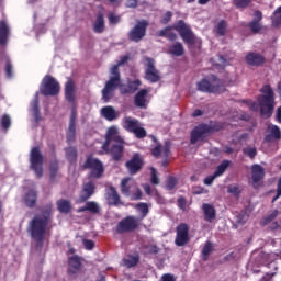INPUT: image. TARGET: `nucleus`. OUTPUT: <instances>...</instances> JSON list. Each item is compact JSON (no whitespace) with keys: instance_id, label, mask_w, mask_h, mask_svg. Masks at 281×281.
<instances>
[{"instance_id":"17","label":"nucleus","mask_w":281,"mask_h":281,"mask_svg":"<svg viewBox=\"0 0 281 281\" xmlns=\"http://www.w3.org/2000/svg\"><path fill=\"white\" fill-rule=\"evenodd\" d=\"M104 199L108 205H114V207L122 205V198L120 196V193H117V189L113 186L105 189Z\"/></svg>"},{"instance_id":"41","label":"nucleus","mask_w":281,"mask_h":281,"mask_svg":"<svg viewBox=\"0 0 281 281\" xmlns=\"http://www.w3.org/2000/svg\"><path fill=\"white\" fill-rule=\"evenodd\" d=\"M229 164H232V161L223 160L222 164H220L217 166L216 170L214 171L215 177H221V175H224L225 170H227V168H229Z\"/></svg>"},{"instance_id":"27","label":"nucleus","mask_w":281,"mask_h":281,"mask_svg":"<svg viewBox=\"0 0 281 281\" xmlns=\"http://www.w3.org/2000/svg\"><path fill=\"white\" fill-rule=\"evenodd\" d=\"M167 54L179 58L183 56V54H186V48L183 47V44L181 42H176L168 47Z\"/></svg>"},{"instance_id":"58","label":"nucleus","mask_w":281,"mask_h":281,"mask_svg":"<svg viewBox=\"0 0 281 281\" xmlns=\"http://www.w3.org/2000/svg\"><path fill=\"white\" fill-rule=\"evenodd\" d=\"M142 196H143L142 189L136 188L135 193L131 192L130 199L131 201H140Z\"/></svg>"},{"instance_id":"56","label":"nucleus","mask_w":281,"mask_h":281,"mask_svg":"<svg viewBox=\"0 0 281 281\" xmlns=\"http://www.w3.org/2000/svg\"><path fill=\"white\" fill-rule=\"evenodd\" d=\"M209 128H210V133H218V131L223 130V123L221 122L211 123L209 125Z\"/></svg>"},{"instance_id":"64","label":"nucleus","mask_w":281,"mask_h":281,"mask_svg":"<svg viewBox=\"0 0 281 281\" xmlns=\"http://www.w3.org/2000/svg\"><path fill=\"white\" fill-rule=\"evenodd\" d=\"M260 21H262V12L257 10V11L254 12L252 22L260 23Z\"/></svg>"},{"instance_id":"47","label":"nucleus","mask_w":281,"mask_h":281,"mask_svg":"<svg viewBox=\"0 0 281 281\" xmlns=\"http://www.w3.org/2000/svg\"><path fill=\"white\" fill-rule=\"evenodd\" d=\"M50 179L58 177V160H54L49 165Z\"/></svg>"},{"instance_id":"46","label":"nucleus","mask_w":281,"mask_h":281,"mask_svg":"<svg viewBox=\"0 0 281 281\" xmlns=\"http://www.w3.org/2000/svg\"><path fill=\"white\" fill-rule=\"evenodd\" d=\"M243 153L246 155V157H249L250 159H256V155H258V149H256V147H245L243 148Z\"/></svg>"},{"instance_id":"60","label":"nucleus","mask_w":281,"mask_h":281,"mask_svg":"<svg viewBox=\"0 0 281 281\" xmlns=\"http://www.w3.org/2000/svg\"><path fill=\"white\" fill-rule=\"evenodd\" d=\"M82 243L85 249H87L88 251H91L95 247V243L91 239H83Z\"/></svg>"},{"instance_id":"15","label":"nucleus","mask_w":281,"mask_h":281,"mask_svg":"<svg viewBox=\"0 0 281 281\" xmlns=\"http://www.w3.org/2000/svg\"><path fill=\"white\" fill-rule=\"evenodd\" d=\"M114 142V144H126L124 138L120 135V130L115 126H111L108 128L105 134V140L102 144L101 148H106V146H111V143Z\"/></svg>"},{"instance_id":"55","label":"nucleus","mask_w":281,"mask_h":281,"mask_svg":"<svg viewBox=\"0 0 281 281\" xmlns=\"http://www.w3.org/2000/svg\"><path fill=\"white\" fill-rule=\"evenodd\" d=\"M108 19H109L110 25H117V23L122 21V18L120 15H116L115 13H109Z\"/></svg>"},{"instance_id":"45","label":"nucleus","mask_w":281,"mask_h":281,"mask_svg":"<svg viewBox=\"0 0 281 281\" xmlns=\"http://www.w3.org/2000/svg\"><path fill=\"white\" fill-rule=\"evenodd\" d=\"M177 183H179V180H177L175 176H169L166 182L167 190H175V188H177Z\"/></svg>"},{"instance_id":"34","label":"nucleus","mask_w":281,"mask_h":281,"mask_svg":"<svg viewBox=\"0 0 281 281\" xmlns=\"http://www.w3.org/2000/svg\"><path fill=\"white\" fill-rule=\"evenodd\" d=\"M102 116L108 120V122H113V120H117V112L113 106H104L101 109Z\"/></svg>"},{"instance_id":"53","label":"nucleus","mask_w":281,"mask_h":281,"mask_svg":"<svg viewBox=\"0 0 281 281\" xmlns=\"http://www.w3.org/2000/svg\"><path fill=\"white\" fill-rule=\"evenodd\" d=\"M172 21V11H167L161 18H160V24L161 25H168V23Z\"/></svg>"},{"instance_id":"4","label":"nucleus","mask_w":281,"mask_h":281,"mask_svg":"<svg viewBox=\"0 0 281 281\" xmlns=\"http://www.w3.org/2000/svg\"><path fill=\"white\" fill-rule=\"evenodd\" d=\"M260 91L263 93L258 98L260 115L269 119L273 115V109L276 108V93L270 85H265Z\"/></svg>"},{"instance_id":"10","label":"nucleus","mask_w":281,"mask_h":281,"mask_svg":"<svg viewBox=\"0 0 281 281\" xmlns=\"http://www.w3.org/2000/svg\"><path fill=\"white\" fill-rule=\"evenodd\" d=\"M83 170H91V177L100 179L104 175V165L100 159L88 156L83 164Z\"/></svg>"},{"instance_id":"21","label":"nucleus","mask_w":281,"mask_h":281,"mask_svg":"<svg viewBox=\"0 0 281 281\" xmlns=\"http://www.w3.org/2000/svg\"><path fill=\"white\" fill-rule=\"evenodd\" d=\"M82 269V258L74 255L68 258V276H76Z\"/></svg>"},{"instance_id":"14","label":"nucleus","mask_w":281,"mask_h":281,"mask_svg":"<svg viewBox=\"0 0 281 281\" xmlns=\"http://www.w3.org/2000/svg\"><path fill=\"white\" fill-rule=\"evenodd\" d=\"M146 60V69H145V80H148L151 83L159 82L161 80V75L159 70L155 68V59L147 57Z\"/></svg>"},{"instance_id":"40","label":"nucleus","mask_w":281,"mask_h":281,"mask_svg":"<svg viewBox=\"0 0 281 281\" xmlns=\"http://www.w3.org/2000/svg\"><path fill=\"white\" fill-rule=\"evenodd\" d=\"M131 183V178H124L121 181V192L124 194V196H131V189L133 188V184Z\"/></svg>"},{"instance_id":"20","label":"nucleus","mask_w":281,"mask_h":281,"mask_svg":"<svg viewBox=\"0 0 281 281\" xmlns=\"http://www.w3.org/2000/svg\"><path fill=\"white\" fill-rule=\"evenodd\" d=\"M245 60L247 65H249L250 67H262V65L267 63V59L265 58V56L260 55V53H254V52L247 53L245 56Z\"/></svg>"},{"instance_id":"48","label":"nucleus","mask_w":281,"mask_h":281,"mask_svg":"<svg viewBox=\"0 0 281 281\" xmlns=\"http://www.w3.org/2000/svg\"><path fill=\"white\" fill-rule=\"evenodd\" d=\"M127 86L130 87L131 93H135L142 87V81L139 79H135L134 81H128Z\"/></svg>"},{"instance_id":"29","label":"nucleus","mask_w":281,"mask_h":281,"mask_svg":"<svg viewBox=\"0 0 281 281\" xmlns=\"http://www.w3.org/2000/svg\"><path fill=\"white\" fill-rule=\"evenodd\" d=\"M202 210L204 213V220L207 221V223H212L214 218H216V209H214V205L204 203L202 205Z\"/></svg>"},{"instance_id":"44","label":"nucleus","mask_w":281,"mask_h":281,"mask_svg":"<svg viewBox=\"0 0 281 281\" xmlns=\"http://www.w3.org/2000/svg\"><path fill=\"white\" fill-rule=\"evenodd\" d=\"M142 249H146L147 251L145 254L148 255H157L159 252V246L157 244L143 245Z\"/></svg>"},{"instance_id":"16","label":"nucleus","mask_w":281,"mask_h":281,"mask_svg":"<svg viewBox=\"0 0 281 281\" xmlns=\"http://www.w3.org/2000/svg\"><path fill=\"white\" fill-rule=\"evenodd\" d=\"M95 194V182L89 181L83 183L80 191L79 198L76 200L78 205L87 203V200L92 198Z\"/></svg>"},{"instance_id":"49","label":"nucleus","mask_w":281,"mask_h":281,"mask_svg":"<svg viewBox=\"0 0 281 281\" xmlns=\"http://www.w3.org/2000/svg\"><path fill=\"white\" fill-rule=\"evenodd\" d=\"M248 27L250 30V32H252V34H258V32H260V30H262V24H260V22H249L248 23Z\"/></svg>"},{"instance_id":"37","label":"nucleus","mask_w":281,"mask_h":281,"mask_svg":"<svg viewBox=\"0 0 281 281\" xmlns=\"http://www.w3.org/2000/svg\"><path fill=\"white\" fill-rule=\"evenodd\" d=\"M214 251V244L212 241H206L202 248V260L207 262L210 260V254Z\"/></svg>"},{"instance_id":"2","label":"nucleus","mask_w":281,"mask_h":281,"mask_svg":"<svg viewBox=\"0 0 281 281\" xmlns=\"http://www.w3.org/2000/svg\"><path fill=\"white\" fill-rule=\"evenodd\" d=\"M52 203L46 204L42 211V215L34 216L30 222L31 238L40 245H43V240H45V235L47 234V227L52 223Z\"/></svg>"},{"instance_id":"26","label":"nucleus","mask_w":281,"mask_h":281,"mask_svg":"<svg viewBox=\"0 0 281 281\" xmlns=\"http://www.w3.org/2000/svg\"><path fill=\"white\" fill-rule=\"evenodd\" d=\"M106 25L104 23V14L99 12L93 24L92 30L94 34H102L105 30Z\"/></svg>"},{"instance_id":"54","label":"nucleus","mask_w":281,"mask_h":281,"mask_svg":"<svg viewBox=\"0 0 281 281\" xmlns=\"http://www.w3.org/2000/svg\"><path fill=\"white\" fill-rule=\"evenodd\" d=\"M150 183H153V186H159V176H157V169L155 167H150Z\"/></svg>"},{"instance_id":"59","label":"nucleus","mask_w":281,"mask_h":281,"mask_svg":"<svg viewBox=\"0 0 281 281\" xmlns=\"http://www.w3.org/2000/svg\"><path fill=\"white\" fill-rule=\"evenodd\" d=\"M66 142L71 146L76 142V132H66Z\"/></svg>"},{"instance_id":"6","label":"nucleus","mask_w":281,"mask_h":281,"mask_svg":"<svg viewBox=\"0 0 281 281\" xmlns=\"http://www.w3.org/2000/svg\"><path fill=\"white\" fill-rule=\"evenodd\" d=\"M40 92L42 95H58L60 93V83L52 75H46L40 86Z\"/></svg>"},{"instance_id":"11","label":"nucleus","mask_w":281,"mask_h":281,"mask_svg":"<svg viewBox=\"0 0 281 281\" xmlns=\"http://www.w3.org/2000/svg\"><path fill=\"white\" fill-rule=\"evenodd\" d=\"M190 243V225L180 223L176 227L175 245L177 247H186Z\"/></svg>"},{"instance_id":"5","label":"nucleus","mask_w":281,"mask_h":281,"mask_svg":"<svg viewBox=\"0 0 281 281\" xmlns=\"http://www.w3.org/2000/svg\"><path fill=\"white\" fill-rule=\"evenodd\" d=\"M196 87L198 91L202 93H223V91H225V86L216 76H212L211 80H200Z\"/></svg>"},{"instance_id":"63","label":"nucleus","mask_w":281,"mask_h":281,"mask_svg":"<svg viewBox=\"0 0 281 281\" xmlns=\"http://www.w3.org/2000/svg\"><path fill=\"white\" fill-rule=\"evenodd\" d=\"M187 204H188V201L186 200V198L180 196V198L178 199V207H179L180 210L186 211V205H187Z\"/></svg>"},{"instance_id":"24","label":"nucleus","mask_w":281,"mask_h":281,"mask_svg":"<svg viewBox=\"0 0 281 281\" xmlns=\"http://www.w3.org/2000/svg\"><path fill=\"white\" fill-rule=\"evenodd\" d=\"M146 98H148V91L146 89L139 90L134 97L135 106L137 109H146L148 106Z\"/></svg>"},{"instance_id":"36","label":"nucleus","mask_w":281,"mask_h":281,"mask_svg":"<svg viewBox=\"0 0 281 281\" xmlns=\"http://www.w3.org/2000/svg\"><path fill=\"white\" fill-rule=\"evenodd\" d=\"M123 122H124V128L127 130L128 133H134L136 128L139 126V121L131 116L125 117Z\"/></svg>"},{"instance_id":"13","label":"nucleus","mask_w":281,"mask_h":281,"mask_svg":"<svg viewBox=\"0 0 281 281\" xmlns=\"http://www.w3.org/2000/svg\"><path fill=\"white\" fill-rule=\"evenodd\" d=\"M124 144L126 143H113L106 148H102V150L111 157L112 161H122L124 158Z\"/></svg>"},{"instance_id":"28","label":"nucleus","mask_w":281,"mask_h":281,"mask_svg":"<svg viewBox=\"0 0 281 281\" xmlns=\"http://www.w3.org/2000/svg\"><path fill=\"white\" fill-rule=\"evenodd\" d=\"M268 131H270V134L265 136V142L271 143L273 139H281V131L278 125H268Z\"/></svg>"},{"instance_id":"8","label":"nucleus","mask_w":281,"mask_h":281,"mask_svg":"<svg viewBox=\"0 0 281 281\" xmlns=\"http://www.w3.org/2000/svg\"><path fill=\"white\" fill-rule=\"evenodd\" d=\"M43 153H41V147H32L30 151V168L35 172L37 179L43 177Z\"/></svg>"},{"instance_id":"51","label":"nucleus","mask_w":281,"mask_h":281,"mask_svg":"<svg viewBox=\"0 0 281 281\" xmlns=\"http://www.w3.org/2000/svg\"><path fill=\"white\" fill-rule=\"evenodd\" d=\"M12 125V119H10V115L4 114L1 119V126L4 128V131H8L10 126Z\"/></svg>"},{"instance_id":"38","label":"nucleus","mask_w":281,"mask_h":281,"mask_svg":"<svg viewBox=\"0 0 281 281\" xmlns=\"http://www.w3.org/2000/svg\"><path fill=\"white\" fill-rule=\"evenodd\" d=\"M135 210H137V212L140 213V216L137 218H140V223H142V221H144V218L148 216V212H149L148 204L146 202H140L135 205Z\"/></svg>"},{"instance_id":"1","label":"nucleus","mask_w":281,"mask_h":281,"mask_svg":"<svg viewBox=\"0 0 281 281\" xmlns=\"http://www.w3.org/2000/svg\"><path fill=\"white\" fill-rule=\"evenodd\" d=\"M176 30L179 36L182 38L183 43L188 45V47H192V45H196V35L190 24L186 23L183 20H178L172 26H167L160 30L157 33V36L167 38V41L175 42L177 41V33L172 32Z\"/></svg>"},{"instance_id":"19","label":"nucleus","mask_w":281,"mask_h":281,"mask_svg":"<svg viewBox=\"0 0 281 281\" xmlns=\"http://www.w3.org/2000/svg\"><path fill=\"white\" fill-rule=\"evenodd\" d=\"M23 203L30 210H34L38 203V191L36 189H29L23 195Z\"/></svg>"},{"instance_id":"39","label":"nucleus","mask_w":281,"mask_h":281,"mask_svg":"<svg viewBox=\"0 0 281 281\" xmlns=\"http://www.w3.org/2000/svg\"><path fill=\"white\" fill-rule=\"evenodd\" d=\"M78 120V112L76 111V108L71 109L70 117H69V126L67 132L76 133V122Z\"/></svg>"},{"instance_id":"52","label":"nucleus","mask_w":281,"mask_h":281,"mask_svg":"<svg viewBox=\"0 0 281 281\" xmlns=\"http://www.w3.org/2000/svg\"><path fill=\"white\" fill-rule=\"evenodd\" d=\"M132 133L135 135V137H137V139H144V137H146V135H147L146 128L140 127L139 125Z\"/></svg>"},{"instance_id":"22","label":"nucleus","mask_w":281,"mask_h":281,"mask_svg":"<svg viewBox=\"0 0 281 281\" xmlns=\"http://www.w3.org/2000/svg\"><path fill=\"white\" fill-rule=\"evenodd\" d=\"M251 179L254 188H258V182L265 179V168L260 165H252L251 166Z\"/></svg>"},{"instance_id":"35","label":"nucleus","mask_w":281,"mask_h":281,"mask_svg":"<svg viewBox=\"0 0 281 281\" xmlns=\"http://www.w3.org/2000/svg\"><path fill=\"white\" fill-rule=\"evenodd\" d=\"M66 159L69 164H76L78 161V149L74 146H68L65 148Z\"/></svg>"},{"instance_id":"12","label":"nucleus","mask_w":281,"mask_h":281,"mask_svg":"<svg viewBox=\"0 0 281 281\" xmlns=\"http://www.w3.org/2000/svg\"><path fill=\"white\" fill-rule=\"evenodd\" d=\"M125 168L130 175H137L144 168V157L139 153L133 154L132 158L125 162Z\"/></svg>"},{"instance_id":"43","label":"nucleus","mask_w":281,"mask_h":281,"mask_svg":"<svg viewBox=\"0 0 281 281\" xmlns=\"http://www.w3.org/2000/svg\"><path fill=\"white\" fill-rule=\"evenodd\" d=\"M272 25L280 27L281 25V7L277 8L273 12Z\"/></svg>"},{"instance_id":"50","label":"nucleus","mask_w":281,"mask_h":281,"mask_svg":"<svg viewBox=\"0 0 281 281\" xmlns=\"http://www.w3.org/2000/svg\"><path fill=\"white\" fill-rule=\"evenodd\" d=\"M161 153H162L161 143H157V145L150 149V154L153 155V157H156V159H159V157H161Z\"/></svg>"},{"instance_id":"42","label":"nucleus","mask_w":281,"mask_h":281,"mask_svg":"<svg viewBox=\"0 0 281 281\" xmlns=\"http://www.w3.org/2000/svg\"><path fill=\"white\" fill-rule=\"evenodd\" d=\"M216 34H217V36H225V34H227V22L225 20H221L217 23Z\"/></svg>"},{"instance_id":"7","label":"nucleus","mask_w":281,"mask_h":281,"mask_svg":"<svg viewBox=\"0 0 281 281\" xmlns=\"http://www.w3.org/2000/svg\"><path fill=\"white\" fill-rule=\"evenodd\" d=\"M148 30V20H138L134 27H132L127 33V38L132 43H140L146 38V32Z\"/></svg>"},{"instance_id":"25","label":"nucleus","mask_w":281,"mask_h":281,"mask_svg":"<svg viewBox=\"0 0 281 281\" xmlns=\"http://www.w3.org/2000/svg\"><path fill=\"white\" fill-rule=\"evenodd\" d=\"M65 98L70 104H76V86L74 81H67L65 86Z\"/></svg>"},{"instance_id":"61","label":"nucleus","mask_w":281,"mask_h":281,"mask_svg":"<svg viewBox=\"0 0 281 281\" xmlns=\"http://www.w3.org/2000/svg\"><path fill=\"white\" fill-rule=\"evenodd\" d=\"M249 3L251 0H236L235 5L236 8H249Z\"/></svg>"},{"instance_id":"3","label":"nucleus","mask_w":281,"mask_h":281,"mask_svg":"<svg viewBox=\"0 0 281 281\" xmlns=\"http://www.w3.org/2000/svg\"><path fill=\"white\" fill-rule=\"evenodd\" d=\"M128 59V55L122 56L120 61L110 69V79L105 82V86L102 89L103 102H110L111 98H113V94L115 93V89L122 87V75L120 74V67H122V65H126Z\"/></svg>"},{"instance_id":"9","label":"nucleus","mask_w":281,"mask_h":281,"mask_svg":"<svg viewBox=\"0 0 281 281\" xmlns=\"http://www.w3.org/2000/svg\"><path fill=\"white\" fill-rule=\"evenodd\" d=\"M140 225L142 218L135 217L134 215H128L119 222L116 225V233L126 234L128 232H135L136 229H139Z\"/></svg>"},{"instance_id":"23","label":"nucleus","mask_w":281,"mask_h":281,"mask_svg":"<svg viewBox=\"0 0 281 281\" xmlns=\"http://www.w3.org/2000/svg\"><path fill=\"white\" fill-rule=\"evenodd\" d=\"M102 209L100 207V204L95 201H86V204L77 210L78 214H81L82 212H90V214H100Z\"/></svg>"},{"instance_id":"18","label":"nucleus","mask_w":281,"mask_h":281,"mask_svg":"<svg viewBox=\"0 0 281 281\" xmlns=\"http://www.w3.org/2000/svg\"><path fill=\"white\" fill-rule=\"evenodd\" d=\"M207 133H210L209 124L202 123V124L195 126L191 131L190 144H196V142H199V139H203V137H205V135H207Z\"/></svg>"},{"instance_id":"31","label":"nucleus","mask_w":281,"mask_h":281,"mask_svg":"<svg viewBox=\"0 0 281 281\" xmlns=\"http://www.w3.org/2000/svg\"><path fill=\"white\" fill-rule=\"evenodd\" d=\"M8 36H10V26L5 21H0V45H7Z\"/></svg>"},{"instance_id":"57","label":"nucleus","mask_w":281,"mask_h":281,"mask_svg":"<svg viewBox=\"0 0 281 281\" xmlns=\"http://www.w3.org/2000/svg\"><path fill=\"white\" fill-rule=\"evenodd\" d=\"M228 194H234L235 196H238L240 194V188L238 184H232L228 187L227 190Z\"/></svg>"},{"instance_id":"30","label":"nucleus","mask_w":281,"mask_h":281,"mask_svg":"<svg viewBox=\"0 0 281 281\" xmlns=\"http://www.w3.org/2000/svg\"><path fill=\"white\" fill-rule=\"evenodd\" d=\"M139 265V254L127 255L126 258L123 259V267L126 269H133V267H137Z\"/></svg>"},{"instance_id":"32","label":"nucleus","mask_w":281,"mask_h":281,"mask_svg":"<svg viewBox=\"0 0 281 281\" xmlns=\"http://www.w3.org/2000/svg\"><path fill=\"white\" fill-rule=\"evenodd\" d=\"M31 112L36 123L41 122V109L38 108V93L31 102Z\"/></svg>"},{"instance_id":"62","label":"nucleus","mask_w":281,"mask_h":281,"mask_svg":"<svg viewBox=\"0 0 281 281\" xmlns=\"http://www.w3.org/2000/svg\"><path fill=\"white\" fill-rule=\"evenodd\" d=\"M4 71L7 78H12V63L10 60L7 61Z\"/></svg>"},{"instance_id":"33","label":"nucleus","mask_w":281,"mask_h":281,"mask_svg":"<svg viewBox=\"0 0 281 281\" xmlns=\"http://www.w3.org/2000/svg\"><path fill=\"white\" fill-rule=\"evenodd\" d=\"M57 210L60 212V214H69L71 212V201L70 200H65V199H59L56 202Z\"/></svg>"}]
</instances>
